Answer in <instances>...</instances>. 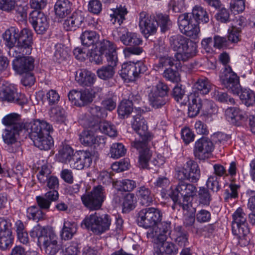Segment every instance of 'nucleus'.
<instances>
[{
	"mask_svg": "<svg viewBox=\"0 0 255 255\" xmlns=\"http://www.w3.org/2000/svg\"><path fill=\"white\" fill-rule=\"evenodd\" d=\"M209 21L208 14L203 7L196 5L192 9V13H187L179 16L178 25L181 32L196 39L200 34L199 23H207Z\"/></svg>",
	"mask_w": 255,
	"mask_h": 255,
	"instance_id": "1",
	"label": "nucleus"
},
{
	"mask_svg": "<svg viewBox=\"0 0 255 255\" xmlns=\"http://www.w3.org/2000/svg\"><path fill=\"white\" fill-rule=\"evenodd\" d=\"M25 128L35 146L44 150L50 148L52 138L49 133L52 130V127L49 123L36 120L26 124Z\"/></svg>",
	"mask_w": 255,
	"mask_h": 255,
	"instance_id": "2",
	"label": "nucleus"
},
{
	"mask_svg": "<svg viewBox=\"0 0 255 255\" xmlns=\"http://www.w3.org/2000/svg\"><path fill=\"white\" fill-rule=\"evenodd\" d=\"M171 48L177 51L175 57L178 61H187L196 55V46L190 43L188 38L181 35L172 36L170 38Z\"/></svg>",
	"mask_w": 255,
	"mask_h": 255,
	"instance_id": "3",
	"label": "nucleus"
},
{
	"mask_svg": "<svg viewBox=\"0 0 255 255\" xmlns=\"http://www.w3.org/2000/svg\"><path fill=\"white\" fill-rule=\"evenodd\" d=\"M118 35L122 43L130 47L125 48L123 52L126 58H129L131 55H139L143 49L139 47L142 43L140 35L136 33L129 31L125 27H121L117 30Z\"/></svg>",
	"mask_w": 255,
	"mask_h": 255,
	"instance_id": "4",
	"label": "nucleus"
},
{
	"mask_svg": "<svg viewBox=\"0 0 255 255\" xmlns=\"http://www.w3.org/2000/svg\"><path fill=\"white\" fill-rule=\"evenodd\" d=\"M111 219L108 214L100 215L95 212L85 217L81 226L91 231L96 235H100L110 229Z\"/></svg>",
	"mask_w": 255,
	"mask_h": 255,
	"instance_id": "5",
	"label": "nucleus"
},
{
	"mask_svg": "<svg viewBox=\"0 0 255 255\" xmlns=\"http://www.w3.org/2000/svg\"><path fill=\"white\" fill-rule=\"evenodd\" d=\"M104 188L101 185L94 187L92 191L81 196L84 206L91 211L100 209L106 199Z\"/></svg>",
	"mask_w": 255,
	"mask_h": 255,
	"instance_id": "6",
	"label": "nucleus"
},
{
	"mask_svg": "<svg viewBox=\"0 0 255 255\" xmlns=\"http://www.w3.org/2000/svg\"><path fill=\"white\" fill-rule=\"evenodd\" d=\"M162 219V213L157 208L149 207L141 210L138 214L137 222L138 226L148 229L157 225Z\"/></svg>",
	"mask_w": 255,
	"mask_h": 255,
	"instance_id": "7",
	"label": "nucleus"
},
{
	"mask_svg": "<svg viewBox=\"0 0 255 255\" xmlns=\"http://www.w3.org/2000/svg\"><path fill=\"white\" fill-rule=\"evenodd\" d=\"M197 192V188L194 185L181 181L172 190L170 196L175 204H180V198L187 202L196 195Z\"/></svg>",
	"mask_w": 255,
	"mask_h": 255,
	"instance_id": "8",
	"label": "nucleus"
},
{
	"mask_svg": "<svg viewBox=\"0 0 255 255\" xmlns=\"http://www.w3.org/2000/svg\"><path fill=\"white\" fill-rule=\"evenodd\" d=\"M0 99L2 101L13 103L23 107L27 103V99L21 93H18L12 85H2L0 90Z\"/></svg>",
	"mask_w": 255,
	"mask_h": 255,
	"instance_id": "9",
	"label": "nucleus"
},
{
	"mask_svg": "<svg viewBox=\"0 0 255 255\" xmlns=\"http://www.w3.org/2000/svg\"><path fill=\"white\" fill-rule=\"evenodd\" d=\"M179 180H187L191 182H197L200 177V170L197 163L189 159L186 161L183 167L178 172Z\"/></svg>",
	"mask_w": 255,
	"mask_h": 255,
	"instance_id": "10",
	"label": "nucleus"
},
{
	"mask_svg": "<svg viewBox=\"0 0 255 255\" xmlns=\"http://www.w3.org/2000/svg\"><path fill=\"white\" fill-rule=\"evenodd\" d=\"M171 222H163L147 232V237L155 244L163 243L171 233Z\"/></svg>",
	"mask_w": 255,
	"mask_h": 255,
	"instance_id": "11",
	"label": "nucleus"
},
{
	"mask_svg": "<svg viewBox=\"0 0 255 255\" xmlns=\"http://www.w3.org/2000/svg\"><path fill=\"white\" fill-rule=\"evenodd\" d=\"M146 70L147 67L142 62L125 63L122 65L120 74L125 80H133Z\"/></svg>",
	"mask_w": 255,
	"mask_h": 255,
	"instance_id": "12",
	"label": "nucleus"
},
{
	"mask_svg": "<svg viewBox=\"0 0 255 255\" xmlns=\"http://www.w3.org/2000/svg\"><path fill=\"white\" fill-rule=\"evenodd\" d=\"M220 80L224 86L234 94H239L241 87L239 77L230 66L225 67L220 76Z\"/></svg>",
	"mask_w": 255,
	"mask_h": 255,
	"instance_id": "13",
	"label": "nucleus"
},
{
	"mask_svg": "<svg viewBox=\"0 0 255 255\" xmlns=\"http://www.w3.org/2000/svg\"><path fill=\"white\" fill-rule=\"evenodd\" d=\"M138 25L141 33L145 38L154 34L158 27L154 16L149 15L145 11H141L139 14Z\"/></svg>",
	"mask_w": 255,
	"mask_h": 255,
	"instance_id": "14",
	"label": "nucleus"
},
{
	"mask_svg": "<svg viewBox=\"0 0 255 255\" xmlns=\"http://www.w3.org/2000/svg\"><path fill=\"white\" fill-rule=\"evenodd\" d=\"M214 148L213 143L210 139L207 137L200 138L195 143L194 156L200 160L205 159L209 157Z\"/></svg>",
	"mask_w": 255,
	"mask_h": 255,
	"instance_id": "15",
	"label": "nucleus"
},
{
	"mask_svg": "<svg viewBox=\"0 0 255 255\" xmlns=\"http://www.w3.org/2000/svg\"><path fill=\"white\" fill-rule=\"evenodd\" d=\"M29 20L37 34H43L49 27L47 17L39 11L35 10L31 12Z\"/></svg>",
	"mask_w": 255,
	"mask_h": 255,
	"instance_id": "16",
	"label": "nucleus"
},
{
	"mask_svg": "<svg viewBox=\"0 0 255 255\" xmlns=\"http://www.w3.org/2000/svg\"><path fill=\"white\" fill-rule=\"evenodd\" d=\"M34 59L31 56H23L14 59L12 61L13 69L18 74L28 73L34 69Z\"/></svg>",
	"mask_w": 255,
	"mask_h": 255,
	"instance_id": "17",
	"label": "nucleus"
},
{
	"mask_svg": "<svg viewBox=\"0 0 255 255\" xmlns=\"http://www.w3.org/2000/svg\"><path fill=\"white\" fill-rule=\"evenodd\" d=\"M92 161V155L89 151L80 150L76 151L75 159L72 162L71 168L82 170L85 167H89Z\"/></svg>",
	"mask_w": 255,
	"mask_h": 255,
	"instance_id": "18",
	"label": "nucleus"
},
{
	"mask_svg": "<svg viewBox=\"0 0 255 255\" xmlns=\"http://www.w3.org/2000/svg\"><path fill=\"white\" fill-rule=\"evenodd\" d=\"M232 232L245 229V232L248 228L247 222V217L243 209L238 208L232 215Z\"/></svg>",
	"mask_w": 255,
	"mask_h": 255,
	"instance_id": "19",
	"label": "nucleus"
},
{
	"mask_svg": "<svg viewBox=\"0 0 255 255\" xmlns=\"http://www.w3.org/2000/svg\"><path fill=\"white\" fill-rule=\"evenodd\" d=\"M42 243L44 251L48 255H54L60 249V246L57 244V237L52 232H49Z\"/></svg>",
	"mask_w": 255,
	"mask_h": 255,
	"instance_id": "20",
	"label": "nucleus"
},
{
	"mask_svg": "<svg viewBox=\"0 0 255 255\" xmlns=\"http://www.w3.org/2000/svg\"><path fill=\"white\" fill-rule=\"evenodd\" d=\"M96 79L95 75L85 69L79 70L76 72V81L82 86H90Z\"/></svg>",
	"mask_w": 255,
	"mask_h": 255,
	"instance_id": "21",
	"label": "nucleus"
},
{
	"mask_svg": "<svg viewBox=\"0 0 255 255\" xmlns=\"http://www.w3.org/2000/svg\"><path fill=\"white\" fill-rule=\"evenodd\" d=\"M84 20L81 12H74L65 19V30H73L79 27Z\"/></svg>",
	"mask_w": 255,
	"mask_h": 255,
	"instance_id": "22",
	"label": "nucleus"
},
{
	"mask_svg": "<svg viewBox=\"0 0 255 255\" xmlns=\"http://www.w3.org/2000/svg\"><path fill=\"white\" fill-rule=\"evenodd\" d=\"M136 195L140 203L146 206L152 203L154 197L151 190L145 186H142L137 188Z\"/></svg>",
	"mask_w": 255,
	"mask_h": 255,
	"instance_id": "23",
	"label": "nucleus"
},
{
	"mask_svg": "<svg viewBox=\"0 0 255 255\" xmlns=\"http://www.w3.org/2000/svg\"><path fill=\"white\" fill-rule=\"evenodd\" d=\"M21 127L18 126L16 128L6 127L2 134V139L5 143L7 145L15 143L19 136V132L22 130Z\"/></svg>",
	"mask_w": 255,
	"mask_h": 255,
	"instance_id": "24",
	"label": "nucleus"
},
{
	"mask_svg": "<svg viewBox=\"0 0 255 255\" xmlns=\"http://www.w3.org/2000/svg\"><path fill=\"white\" fill-rule=\"evenodd\" d=\"M132 127L137 136L150 135L147 132V126L146 121L140 115H137L133 117Z\"/></svg>",
	"mask_w": 255,
	"mask_h": 255,
	"instance_id": "25",
	"label": "nucleus"
},
{
	"mask_svg": "<svg viewBox=\"0 0 255 255\" xmlns=\"http://www.w3.org/2000/svg\"><path fill=\"white\" fill-rule=\"evenodd\" d=\"M12 228L0 230V249L2 251L9 250L12 246L14 237Z\"/></svg>",
	"mask_w": 255,
	"mask_h": 255,
	"instance_id": "26",
	"label": "nucleus"
},
{
	"mask_svg": "<svg viewBox=\"0 0 255 255\" xmlns=\"http://www.w3.org/2000/svg\"><path fill=\"white\" fill-rule=\"evenodd\" d=\"M100 35L95 31L85 30L80 36L81 43L87 47L97 45L99 42Z\"/></svg>",
	"mask_w": 255,
	"mask_h": 255,
	"instance_id": "27",
	"label": "nucleus"
},
{
	"mask_svg": "<svg viewBox=\"0 0 255 255\" xmlns=\"http://www.w3.org/2000/svg\"><path fill=\"white\" fill-rule=\"evenodd\" d=\"M189 101L188 114L190 117H194L199 113L202 104L200 98L196 97L195 94L191 93L188 96Z\"/></svg>",
	"mask_w": 255,
	"mask_h": 255,
	"instance_id": "28",
	"label": "nucleus"
},
{
	"mask_svg": "<svg viewBox=\"0 0 255 255\" xmlns=\"http://www.w3.org/2000/svg\"><path fill=\"white\" fill-rule=\"evenodd\" d=\"M17 43L26 49L32 51V34L30 30L27 28H23L18 32Z\"/></svg>",
	"mask_w": 255,
	"mask_h": 255,
	"instance_id": "29",
	"label": "nucleus"
},
{
	"mask_svg": "<svg viewBox=\"0 0 255 255\" xmlns=\"http://www.w3.org/2000/svg\"><path fill=\"white\" fill-rule=\"evenodd\" d=\"M8 49V54L9 56L14 57V59H19L26 55H29L31 52L29 49H26L25 47H22L18 43L16 45L7 46Z\"/></svg>",
	"mask_w": 255,
	"mask_h": 255,
	"instance_id": "30",
	"label": "nucleus"
},
{
	"mask_svg": "<svg viewBox=\"0 0 255 255\" xmlns=\"http://www.w3.org/2000/svg\"><path fill=\"white\" fill-rule=\"evenodd\" d=\"M172 236L173 239L178 246L182 247L188 245V234L181 226H177L174 228Z\"/></svg>",
	"mask_w": 255,
	"mask_h": 255,
	"instance_id": "31",
	"label": "nucleus"
},
{
	"mask_svg": "<svg viewBox=\"0 0 255 255\" xmlns=\"http://www.w3.org/2000/svg\"><path fill=\"white\" fill-rule=\"evenodd\" d=\"M150 135L145 136H137L135 139L131 142V145L140 153V151H145L149 150L147 146V143L151 139Z\"/></svg>",
	"mask_w": 255,
	"mask_h": 255,
	"instance_id": "32",
	"label": "nucleus"
},
{
	"mask_svg": "<svg viewBox=\"0 0 255 255\" xmlns=\"http://www.w3.org/2000/svg\"><path fill=\"white\" fill-rule=\"evenodd\" d=\"M2 123L6 126V127H10L13 128H16V127L20 126L21 129L25 128V125L30 123H26L24 125L20 121L19 116L17 114L12 113L5 116L2 119Z\"/></svg>",
	"mask_w": 255,
	"mask_h": 255,
	"instance_id": "33",
	"label": "nucleus"
},
{
	"mask_svg": "<svg viewBox=\"0 0 255 255\" xmlns=\"http://www.w3.org/2000/svg\"><path fill=\"white\" fill-rule=\"evenodd\" d=\"M113 186L118 191L130 192L136 187V183L134 180L125 179L114 182Z\"/></svg>",
	"mask_w": 255,
	"mask_h": 255,
	"instance_id": "34",
	"label": "nucleus"
},
{
	"mask_svg": "<svg viewBox=\"0 0 255 255\" xmlns=\"http://www.w3.org/2000/svg\"><path fill=\"white\" fill-rule=\"evenodd\" d=\"M19 29L15 27H10L3 34V38L6 46L15 44L18 41Z\"/></svg>",
	"mask_w": 255,
	"mask_h": 255,
	"instance_id": "35",
	"label": "nucleus"
},
{
	"mask_svg": "<svg viewBox=\"0 0 255 255\" xmlns=\"http://www.w3.org/2000/svg\"><path fill=\"white\" fill-rule=\"evenodd\" d=\"M239 95L242 102L246 106H252L255 102V94L250 89H241L240 88Z\"/></svg>",
	"mask_w": 255,
	"mask_h": 255,
	"instance_id": "36",
	"label": "nucleus"
},
{
	"mask_svg": "<svg viewBox=\"0 0 255 255\" xmlns=\"http://www.w3.org/2000/svg\"><path fill=\"white\" fill-rule=\"evenodd\" d=\"M128 11L125 6L120 5L113 11V13L110 14L111 21L113 24L116 22L120 25L125 19V15L127 14Z\"/></svg>",
	"mask_w": 255,
	"mask_h": 255,
	"instance_id": "37",
	"label": "nucleus"
},
{
	"mask_svg": "<svg viewBox=\"0 0 255 255\" xmlns=\"http://www.w3.org/2000/svg\"><path fill=\"white\" fill-rule=\"evenodd\" d=\"M148 98L150 105L155 109L162 107L168 101V97L162 96L152 92L149 94Z\"/></svg>",
	"mask_w": 255,
	"mask_h": 255,
	"instance_id": "38",
	"label": "nucleus"
},
{
	"mask_svg": "<svg viewBox=\"0 0 255 255\" xmlns=\"http://www.w3.org/2000/svg\"><path fill=\"white\" fill-rule=\"evenodd\" d=\"M240 188V185L231 183L229 185L228 188L225 190L224 194V200L226 202H229L230 200L237 198Z\"/></svg>",
	"mask_w": 255,
	"mask_h": 255,
	"instance_id": "39",
	"label": "nucleus"
},
{
	"mask_svg": "<svg viewBox=\"0 0 255 255\" xmlns=\"http://www.w3.org/2000/svg\"><path fill=\"white\" fill-rule=\"evenodd\" d=\"M45 214L37 206L28 207L26 210V217L29 220L39 221L44 218Z\"/></svg>",
	"mask_w": 255,
	"mask_h": 255,
	"instance_id": "40",
	"label": "nucleus"
},
{
	"mask_svg": "<svg viewBox=\"0 0 255 255\" xmlns=\"http://www.w3.org/2000/svg\"><path fill=\"white\" fill-rule=\"evenodd\" d=\"M97 46L100 52L105 55L110 54L117 50V47L115 44L106 39H103L102 40L99 41Z\"/></svg>",
	"mask_w": 255,
	"mask_h": 255,
	"instance_id": "41",
	"label": "nucleus"
},
{
	"mask_svg": "<svg viewBox=\"0 0 255 255\" xmlns=\"http://www.w3.org/2000/svg\"><path fill=\"white\" fill-rule=\"evenodd\" d=\"M115 69L116 68L113 66H103L97 70V75L101 79L108 80L113 77L115 73Z\"/></svg>",
	"mask_w": 255,
	"mask_h": 255,
	"instance_id": "42",
	"label": "nucleus"
},
{
	"mask_svg": "<svg viewBox=\"0 0 255 255\" xmlns=\"http://www.w3.org/2000/svg\"><path fill=\"white\" fill-rule=\"evenodd\" d=\"M154 17L162 32H165L170 28L171 22L168 15L162 13H158Z\"/></svg>",
	"mask_w": 255,
	"mask_h": 255,
	"instance_id": "43",
	"label": "nucleus"
},
{
	"mask_svg": "<svg viewBox=\"0 0 255 255\" xmlns=\"http://www.w3.org/2000/svg\"><path fill=\"white\" fill-rule=\"evenodd\" d=\"M127 149L121 143L116 142L113 143L110 149L111 157L113 158H119L124 156Z\"/></svg>",
	"mask_w": 255,
	"mask_h": 255,
	"instance_id": "44",
	"label": "nucleus"
},
{
	"mask_svg": "<svg viewBox=\"0 0 255 255\" xmlns=\"http://www.w3.org/2000/svg\"><path fill=\"white\" fill-rule=\"evenodd\" d=\"M133 107L131 103L127 100H123L118 107V113L121 118L128 117L132 112Z\"/></svg>",
	"mask_w": 255,
	"mask_h": 255,
	"instance_id": "45",
	"label": "nucleus"
},
{
	"mask_svg": "<svg viewBox=\"0 0 255 255\" xmlns=\"http://www.w3.org/2000/svg\"><path fill=\"white\" fill-rule=\"evenodd\" d=\"M234 235L236 236L238 239L239 244L242 247H245L249 245L250 241V238L249 236L250 230L247 228V231L245 232V229H242L236 231L232 232Z\"/></svg>",
	"mask_w": 255,
	"mask_h": 255,
	"instance_id": "46",
	"label": "nucleus"
},
{
	"mask_svg": "<svg viewBox=\"0 0 255 255\" xmlns=\"http://www.w3.org/2000/svg\"><path fill=\"white\" fill-rule=\"evenodd\" d=\"M195 89L201 94H208L211 89V84L208 79L201 78L194 85Z\"/></svg>",
	"mask_w": 255,
	"mask_h": 255,
	"instance_id": "47",
	"label": "nucleus"
},
{
	"mask_svg": "<svg viewBox=\"0 0 255 255\" xmlns=\"http://www.w3.org/2000/svg\"><path fill=\"white\" fill-rule=\"evenodd\" d=\"M136 198L133 193H128L124 197L122 203L123 210L128 212L135 207Z\"/></svg>",
	"mask_w": 255,
	"mask_h": 255,
	"instance_id": "48",
	"label": "nucleus"
},
{
	"mask_svg": "<svg viewBox=\"0 0 255 255\" xmlns=\"http://www.w3.org/2000/svg\"><path fill=\"white\" fill-rule=\"evenodd\" d=\"M54 21L62 22L64 19V0H58L54 5Z\"/></svg>",
	"mask_w": 255,
	"mask_h": 255,
	"instance_id": "49",
	"label": "nucleus"
},
{
	"mask_svg": "<svg viewBox=\"0 0 255 255\" xmlns=\"http://www.w3.org/2000/svg\"><path fill=\"white\" fill-rule=\"evenodd\" d=\"M198 193L199 203L204 205H209L212 197L208 189L204 187H200Z\"/></svg>",
	"mask_w": 255,
	"mask_h": 255,
	"instance_id": "50",
	"label": "nucleus"
},
{
	"mask_svg": "<svg viewBox=\"0 0 255 255\" xmlns=\"http://www.w3.org/2000/svg\"><path fill=\"white\" fill-rule=\"evenodd\" d=\"M139 167L142 168H151V167L149 166L150 159L151 157V152L150 150L145 151H140V153H139Z\"/></svg>",
	"mask_w": 255,
	"mask_h": 255,
	"instance_id": "51",
	"label": "nucleus"
},
{
	"mask_svg": "<svg viewBox=\"0 0 255 255\" xmlns=\"http://www.w3.org/2000/svg\"><path fill=\"white\" fill-rule=\"evenodd\" d=\"M99 129L102 132L110 137H114L117 134L115 127L107 121H104L100 123Z\"/></svg>",
	"mask_w": 255,
	"mask_h": 255,
	"instance_id": "52",
	"label": "nucleus"
},
{
	"mask_svg": "<svg viewBox=\"0 0 255 255\" xmlns=\"http://www.w3.org/2000/svg\"><path fill=\"white\" fill-rule=\"evenodd\" d=\"M50 117L58 124L64 123V110L62 107L57 106L51 109Z\"/></svg>",
	"mask_w": 255,
	"mask_h": 255,
	"instance_id": "53",
	"label": "nucleus"
},
{
	"mask_svg": "<svg viewBox=\"0 0 255 255\" xmlns=\"http://www.w3.org/2000/svg\"><path fill=\"white\" fill-rule=\"evenodd\" d=\"M246 0H231L230 9L234 14H239L245 9Z\"/></svg>",
	"mask_w": 255,
	"mask_h": 255,
	"instance_id": "54",
	"label": "nucleus"
},
{
	"mask_svg": "<svg viewBox=\"0 0 255 255\" xmlns=\"http://www.w3.org/2000/svg\"><path fill=\"white\" fill-rule=\"evenodd\" d=\"M213 97L216 100L222 102L226 103L228 104L234 105L235 104V100L231 97H229L226 93L219 91H215L213 94Z\"/></svg>",
	"mask_w": 255,
	"mask_h": 255,
	"instance_id": "55",
	"label": "nucleus"
},
{
	"mask_svg": "<svg viewBox=\"0 0 255 255\" xmlns=\"http://www.w3.org/2000/svg\"><path fill=\"white\" fill-rule=\"evenodd\" d=\"M225 114L228 119H231L232 120H239L244 118L240 109L236 107L228 108L225 112Z\"/></svg>",
	"mask_w": 255,
	"mask_h": 255,
	"instance_id": "56",
	"label": "nucleus"
},
{
	"mask_svg": "<svg viewBox=\"0 0 255 255\" xmlns=\"http://www.w3.org/2000/svg\"><path fill=\"white\" fill-rule=\"evenodd\" d=\"M163 76L167 80L172 82H178L180 80L178 72L170 68L164 70Z\"/></svg>",
	"mask_w": 255,
	"mask_h": 255,
	"instance_id": "57",
	"label": "nucleus"
},
{
	"mask_svg": "<svg viewBox=\"0 0 255 255\" xmlns=\"http://www.w3.org/2000/svg\"><path fill=\"white\" fill-rule=\"evenodd\" d=\"M103 55L98 48V46L96 45L94 49H91L89 53L90 60L97 64H101L103 60Z\"/></svg>",
	"mask_w": 255,
	"mask_h": 255,
	"instance_id": "58",
	"label": "nucleus"
},
{
	"mask_svg": "<svg viewBox=\"0 0 255 255\" xmlns=\"http://www.w3.org/2000/svg\"><path fill=\"white\" fill-rule=\"evenodd\" d=\"M213 141L221 145H225L230 139V136L224 133L218 132L215 133L212 136Z\"/></svg>",
	"mask_w": 255,
	"mask_h": 255,
	"instance_id": "59",
	"label": "nucleus"
},
{
	"mask_svg": "<svg viewBox=\"0 0 255 255\" xmlns=\"http://www.w3.org/2000/svg\"><path fill=\"white\" fill-rule=\"evenodd\" d=\"M27 9L28 6L26 5L18 4L15 3L13 10L15 11L17 17H20L19 20H24L27 17Z\"/></svg>",
	"mask_w": 255,
	"mask_h": 255,
	"instance_id": "60",
	"label": "nucleus"
},
{
	"mask_svg": "<svg viewBox=\"0 0 255 255\" xmlns=\"http://www.w3.org/2000/svg\"><path fill=\"white\" fill-rule=\"evenodd\" d=\"M51 170L47 165H44L41 166V169L37 174V179L41 183H45L50 176Z\"/></svg>",
	"mask_w": 255,
	"mask_h": 255,
	"instance_id": "61",
	"label": "nucleus"
},
{
	"mask_svg": "<svg viewBox=\"0 0 255 255\" xmlns=\"http://www.w3.org/2000/svg\"><path fill=\"white\" fill-rule=\"evenodd\" d=\"M168 91L169 88L167 85L163 82L159 81L156 84L155 89L151 92L161 96L162 95V96L168 97Z\"/></svg>",
	"mask_w": 255,
	"mask_h": 255,
	"instance_id": "62",
	"label": "nucleus"
},
{
	"mask_svg": "<svg viewBox=\"0 0 255 255\" xmlns=\"http://www.w3.org/2000/svg\"><path fill=\"white\" fill-rule=\"evenodd\" d=\"M76 231V225L74 222L65 223V240L71 239Z\"/></svg>",
	"mask_w": 255,
	"mask_h": 255,
	"instance_id": "63",
	"label": "nucleus"
},
{
	"mask_svg": "<svg viewBox=\"0 0 255 255\" xmlns=\"http://www.w3.org/2000/svg\"><path fill=\"white\" fill-rule=\"evenodd\" d=\"M89 112L93 117L98 118H104L107 116V113L104 109L96 105L90 107Z\"/></svg>",
	"mask_w": 255,
	"mask_h": 255,
	"instance_id": "64",
	"label": "nucleus"
}]
</instances>
